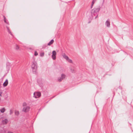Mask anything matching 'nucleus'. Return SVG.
Wrapping results in <instances>:
<instances>
[{
    "instance_id": "12",
    "label": "nucleus",
    "mask_w": 133,
    "mask_h": 133,
    "mask_svg": "<svg viewBox=\"0 0 133 133\" xmlns=\"http://www.w3.org/2000/svg\"><path fill=\"white\" fill-rule=\"evenodd\" d=\"M54 42V41L53 39H52L48 44V45H51Z\"/></svg>"
},
{
    "instance_id": "22",
    "label": "nucleus",
    "mask_w": 133,
    "mask_h": 133,
    "mask_svg": "<svg viewBox=\"0 0 133 133\" xmlns=\"http://www.w3.org/2000/svg\"><path fill=\"white\" fill-rule=\"evenodd\" d=\"M16 49H19V47L17 45H16Z\"/></svg>"
},
{
    "instance_id": "3",
    "label": "nucleus",
    "mask_w": 133,
    "mask_h": 133,
    "mask_svg": "<svg viewBox=\"0 0 133 133\" xmlns=\"http://www.w3.org/2000/svg\"><path fill=\"white\" fill-rule=\"evenodd\" d=\"M41 96V93L39 92H34V97L35 98H37Z\"/></svg>"
},
{
    "instance_id": "5",
    "label": "nucleus",
    "mask_w": 133,
    "mask_h": 133,
    "mask_svg": "<svg viewBox=\"0 0 133 133\" xmlns=\"http://www.w3.org/2000/svg\"><path fill=\"white\" fill-rule=\"evenodd\" d=\"M30 109V107L29 106H27L25 107H24L23 109V111L26 112L28 111Z\"/></svg>"
},
{
    "instance_id": "25",
    "label": "nucleus",
    "mask_w": 133,
    "mask_h": 133,
    "mask_svg": "<svg viewBox=\"0 0 133 133\" xmlns=\"http://www.w3.org/2000/svg\"><path fill=\"white\" fill-rule=\"evenodd\" d=\"M8 133H14L13 132L11 131H8Z\"/></svg>"
},
{
    "instance_id": "2",
    "label": "nucleus",
    "mask_w": 133,
    "mask_h": 133,
    "mask_svg": "<svg viewBox=\"0 0 133 133\" xmlns=\"http://www.w3.org/2000/svg\"><path fill=\"white\" fill-rule=\"evenodd\" d=\"M31 67L33 72H35L37 69V64L35 61H34L32 62Z\"/></svg>"
},
{
    "instance_id": "4",
    "label": "nucleus",
    "mask_w": 133,
    "mask_h": 133,
    "mask_svg": "<svg viewBox=\"0 0 133 133\" xmlns=\"http://www.w3.org/2000/svg\"><path fill=\"white\" fill-rule=\"evenodd\" d=\"M66 77V75L63 74H62L61 75V77H59L57 79V80L58 82H60L62 80L65 78Z\"/></svg>"
},
{
    "instance_id": "16",
    "label": "nucleus",
    "mask_w": 133,
    "mask_h": 133,
    "mask_svg": "<svg viewBox=\"0 0 133 133\" xmlns=\"http://www.w3.org/2000/svg\"><path fill=\"white\" fill-rule=\"evenodd\" d=\"M19 114V112L18 111L16 110L15 112V115L18 116Z\"/></svg>"
},
{
    "instance_id": "10",
    "label": "nucleus",
    "mask_w": 133,
    "mask_h": 133,
    "mask_svg": "<svg viewBox=\"0 0 133 133\" xmlns=\"http://www.w3.org/2000/svg\"><path fill=\"white\" fill-rule=\"evenodd\" d=\"M62 56L66 60L67 59H69V57H68L66 56L65 54H64Z\"/></svg>"
},
{
    "instance_id": "6",
    "label": "nucleus",
    "mask_w": 133,
    "mask_h": 133,
    "mask_svg": "<svg viewBox=\"0 0 133 133\" xmlns=\"http://www.w3.org/2000/svg\"><path fill=\"white\" fill-rule=\"evenodd\" d=\"M56 52L55 51H53L52 52V59L55 60L56 59Z\"/></svg>"
},
{
    "instance_id": "20",
    "label": "nucleus",
    "mask_w": 133,
    "mask_h": 133,
    "mask_svg": "<svg viewBox=\"0 0 133 133\" xmlns=\"http://www.w3.org/2000/svg\"><path fill=\"white\" fill-rule=\"evenodd\" d=\"M44 53L43 52H42L40 54V56H43L44 55Z\"/></svg>"
},
{
    "instance_id": "13",
    "label": "nucleus",
    "mask_w": 133,
    "mask_h": 133,
    "mask_svg": "<svg viewBox=\"0 0 133 133\" xmlns=\"http://www.w3.org/2000/svg\"><path fill=\"white\" fill-rule=\"evenodd\" d=\"M6 28L7 29L8 31V32H9V33L11 35H12V33L10 31V30L9 28L7 26H6Z\"/></svg>"
},
{
    "instance_id": "23",
    "label": "nucleus",
    "mask_w": 133,
    "mask_h": 133,
    "mask_svg": "<svg viewBox=\"0 0 133 133\" xmlns=\"http://www.w3.org/2000/svg\"><path fill=\"white\" fill-rule=\"evenodd\" d=\"M26 105V103H24L23 104V106H25V105Z\"/></svg>"
},
{
    "instance_id": "17",
    "label": "nucleus",
    "mask_w": 133,
    "mask_h": 133,
    "mask_svg": "<svg viewBox=\"0 0 133 133\" xmlns=\"http://www.w3.org/2000/svg\"><path fill=\"white\" fill-rule=\"evenodd\" d=\"M3 92L2 90H0V100L1 99V97L2 96V94Z\"/></svg>"
},
{
    "instance_id": "8",
    "label": "nucleus",
    "mask_w": 133,
    "mask_h": 133,
    "mask_svg": "<svg viewBox=\"0 0 133 133\" xmlns=\"http://www.w3.org/2000/svg\"><path fill=\"white\" fill-rule=\"evenodd\" d=\"M8 81L7 79L5 81L3 84V86L4 87H6L8 85Z\"/></svg>"
},
{
    "instance_id": "26",
    "label": "nucleus",
    "mask_w": 133,
    "mask_h": 133,
    "mask_svg": "<svg viewBox=\"0 0 133 133\" xmlns=\"http://www.w3.org/2000/svg\"><path fill=\"white\" fill-rule=\"evenodd\" d=\"M51 54V53L50 52V53H49L48 55H50Z\"/></svg>"
},
{
    "instance_id": "18",
    "label": "nucleus",
    "mask_w": 133,
    "mask_h": 133,
    "mask_svg": "<svg viewBox=\"0 0 133 133\" xmlns=\"http://www.w3.org/2000/svg\"><path fill=\"white\" fill-rule=\"evenodd\" d=\"M67 61H68L69 62H70V63H72V61L70 59H69H69H67Z\"/></svg>"
},
{
    "instance_id": "21",
    "label": "nucleus",
    "mask_w": 133,
    "mask_h": 133,
    "mask_svg": "<svg viewBox=\"0 0 133 133\" xmlns=\"http://www.w3.org/2000/svg\"><path fill=\"white\" fill-rule=\"evenodd\" d=\"M38 54L37 53V52L36 51H35L34 54L35 55V56H37V55H38Z\"/></svg>"
},
{
    "instance_id": "7",
    "label": "nucleus",
    "mask_w": 133,
    "mask_h": 133,
    "mask_svg": "<svg viewBox=\"0 0 133 133\" xmlns=\"http://www.w3.org/2000/svg\"><path fill=\"white\" fill-rule=\"evenodd\" d=\"M105 25L108 27H109L110 25V20L109 19H108L105 22Z\"/></svg>"
},
{
    "instance_id": "1",
    "label": "nucleus",
    "mask_w": 133,
    "mask_h": 133,
    "mask_svg": "<svg viewBox=\"0 0 133 133\" xmlns=\"http://www.w3.org/2000/svg\"><path fill=\"white\" fill-rule=\"evenodd\" d=\"M100 8L99 6L97 8H95L92 9L91 11V15L90 17L92 18L94 17L96 19L98 17V12L100 10Z\"/></svg>"
},
{
    "instance_id": "19",
    "label": "nucleus",
    "mask_w": 133,
    "mask_h": 133,
    "mask_svg": "<svg viewBox=\"0 0 133 133\" xmlns=\"http://www.w3.org/2000/svg\"><path fill=\"white\" fill-rule=\"evenodd\" d=\"M13 111L12 110H10V115H11L13 113Z\"/></svg>"
},
{
    "instance_id": "9",
    "label": "nucleus",
    "mask_w": 133,
    "mask_h": 133,
    "mask_svg": "<svg viewBox=\"0 0 133 133\" xmlns=\"http://www.w3.org/2000/svg\"><path fill=\"white\" fill-rule=\"evenodd\" d=\"M8 122V120L7 119H5L3 120L2 122V123L4 124H6Z\"/></svg>"
},
{
    "instance_id": "14",
    "label": "nucleus",
    "mask_w": 133,
    "mask_h": 133,
    "mask_svg": "<svg viewBox=\"0 0 133 133\" xmlns=\"http://www.w3.org/2000/svg\"><path fill=\"white\" fill-rule=\"evenodd\" d=\"M0 111L1 112L3 113L5 111V109L4 108H3L0 110Z\"/></svg>"
},
{
    "instance_id": "15",
    "label": "nucleus",
    "mask_w": 133,
    "mask_h": 133,
    "mask_svg": "<svg viewBox=\"0 0 133 133\" xmlns=\"http://www.w3.org/2000/svg\"><path fill=\"white\" fill-rule=\"evenodd\" d=\"M96 1V0H93V1L92 2V3H91V8H92V7L93 6L95 2Z\"/></svg>"
},
{
    "instance_id": "24",
    "label": "nucleus",
    "mask_w": 133,
    "mask_h": 133,
    "mask_svg": "<svg viewBox=\"0 0 133 133\" xmlns=\"http://www.w3.org/2000/svg\"><path fill=\"white\" fill-rule=\"evenodd\" d=\"M71 71L72 73L74 72V70H71Z\"/></svg>"
},
{
    "instance_id": "11",
    "label": "nucleus",
    "mask_w": 133,
    "mask_h": 133,
    "mask_svg": "<svg viewBox=\"0 0 133 133\" xmlns=\"http://www.w3.org/2000/svg\"><path fill=\"white\" fill-rule=\"evenodd\" d=\"M4 17V22L6 23L9 24V23L8 21L7 20L6 18L5 17V16H3Z\"/></svg>"
}]
</instances>
